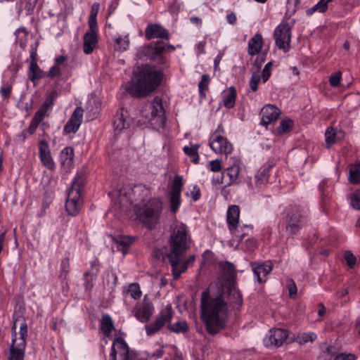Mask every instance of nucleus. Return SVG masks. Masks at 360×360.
<instances>
[{
  "instance_id": "f3484780",
  "label": "nucleus",
  "mask_w": 360,
  "mask_h": 360,
  "mask_svg": "<svg viewBox=\"0 0 360 360\" xmlns=\"http://www.w3.org/2000/svg\"><path fill=\"white\" fill-rule=\"evenodd\" d=\"M46 76V73L37 64V45L30 50V64L27 71L28 79L34 82Z\"/></svg>"
},
{
  "instance_id": "58836bf2",
  "label": "nucleus",
  "mask_w": 360,
  "mask_h": 360,
  "mask_svg": "<svg viewBox=\"0 0 360 360\" xmlns=\"http://www.w3.org/2000/svg\"><path fill=\"white\" fill-rule=\"evenodd\" d=\"M99 8L100 4L98 3H94L91 6L88 22L91 30H96L97 27L96 17L98 13Z\"/></svg>"
},
{
  "instance_id": "ea45409f",
  "label": "nucleus",
  "mask_w": 360,
  "mask_h": 360,
  "mask_svg": "<svg viewBox=\"0 0 360 360\" xmlns=\"http://www.w3.org/2000/svg\"><path fill=\"white\" fill-rule=\"evenodd\" d=\"M349 181L354 184H360V164H355L349 169Z\"/></svg>"
},
{
  "instance_id": "bf43d9fd",
  "label": "nucleus",
  "mask_w": 360,
  "mask_h": 360,
  "mask_svg": "<svg viewBox=\"0 0 360 360\" xmlns=\"http://www.w3.org/2000/svg\"><path fill=\"white\" fill-rule=\"evenodd\" d=\"M356 356L355 354L345 352L340 353L336 355L333 360H356Z\"/></svg>"
},
{
  "instance_id": "69168bd1",
  "label": "nucleus",
  "mask_w": 360,
  "mask_h": 360,
  "mask_svg": "<svg viewBox=\"0 0 360 360\" xmlns=\"http://www.w3.org/2000/svg\"><path fill=\"white\" fill-rule=\"evenodd\" d=\"M57 94L56 92H51L46 99L44 104L46 105H52Z\"/></svg>"
},
{
  "instance_id": "f03ea898",
  "label": "nucleus",
  "mask_w": 360,
  "mask_h": 360,
  "mask_svg": "<svg viewBox=\"0 0 360 360\" xmlns=\"http://www.w3.org/2000/svg\"><path fill=\"white\" fill-rule=\"evenodd\" d=\"M169 252L166 255V257L172 266L173 278L177 280L181 274L187 270L188 264L193 263L195 259V256L193 255L186 260H182L188 248L187 231L184 225L181 224L173 231L169 240Z\"/></svg>"
},
{
  "instance_id": "423d86ee",
  "label": "nucleus",
  "mask_w": 360,
  "mask_h": 360,
  "mask_svg": "<svg viewBox=\"0 0 360 360\" xmlns=\"http://www.w3.org/2000/svg\"><path fill=\"white\" fill-rule=\"evenodd\" d=\"M307 212L297 206H290L282 213L278 223L279 231H285L288 236L293 237L302 229L307 219Z\"/></svg>"
},
{
  "instance_id": "8fccbe9b",
  "label": "nucleus",
  "mask_w": 360,
  "mask_h": 360,
  "mask_svg": "<svg viewBox=\"0 0 360 360\" xmlns=\"http://www.w3.org/2000/svg\"><path fill=\"white\" fill-rule=\"evenodd\" d=\"M12 90L11 84L8 83H3L2 86L0 88V94L1 96L3 99H6L9 98Z\"/></svg>"
},
{
  "instance_id": "4d7b16f0",
  "label": "nucleus",
  "mask_w": 360,
  "mask_h": 360,
  "mask_svg": "<svg viewBox=\"0 0 360 360\" xmlns=\"http://www.w3.org/2000/svg\"><path fill=\"white\" fill-rule=\"evenodd\" d=\"M61 75V70L59 66L55 65L52 66L49 72L46 73V76L49 78H53L57 76H60Z\"/></svg>"
},
{
  "instance_id": "864d4df0",
  "label": "nucleus",
  "mask_w": 360,
  "mask_h": 360,
  "mask_svg": "<svg viewBox=\"0 0 360 360\" xmlns=\"http://www.w3.org/2000/svg\"><path fill=\"white\" fill-rule=\"evenodd\" d=\"M133 192L134 193V194H136L138 192H141L143 193V197H148L150 194V189L148 187H146V185L143 184L136 185L134 186Z\"/></svg>"
},
{
  "instance_id": "a878e982",
  "label": "nucleus",
  "mask_w": 360,
  "mask_h": 360,
  "mask_svg": "<svg viewBox=\"0 0 360 360\" xmlns=\"http://www.w3.org/2000/svg\"><path fill=\"white\" fill-rule=\"evenodd\" d=\"M136 237L125 235H118L113 238V241L117 244V249L121 251L124 255L128 252L131 245L135 242Z\"/></svg>"
},
{
  "instance_id": "20e7f679",
  "label": "nucleus",
  "mask_w": 360,
  "mask_h": 360,
  "mask_svg": "<svg viewBox=\"0 0 360 360\" xmlns=\"http://www.w3.org/2000/svg\"><path fill=\"white\" fill-rule=\"evenodd\" d=\"M174 313L171 304H167L155 316V320L151 323L145 326L147 335L152 336L155 335L165 326L170 332L175 333H187L189 327L186 321H182L172 323Z\"/></svg>"
},
{
  "instance_id": "4c0bfd02",
  "label": "nucleus",
  "mask_w": 360,
  "mask_h": 360,
  "mask_svg": "<svg viewBox=\"0 0 360 360\" xmlns=\"http://www.w3.org/2000/svg\"><path fill=\"white\" fill-rule=\"evenodd\" d=\"M332 1L333 0H319V1L316 5L307 10V15H311L315 11H319V13H322L326 12L328 8V4Z\"/></svg>"
},
{
  "instance_id": "aec40b11",
  "label": "nucleus",
  "mask_w": 360,
  "mask_h": 360,
  "mask_svg": "<svg viewBox=\"0 0 360 360\" xmlns=\"http://www.w3.org/2000/svg\"><path fill=\"white\" fill-rule=\"evenodd\" d=\"M169 32L159 24H149L145 30V37L148 40L152 39H161L168 40L169 39Z\"/></svg>"
},
{
  "instance_id": "f257e3e1",
  "label": "nucleus",
  "mask_w": 360,
  "mask_h": 360,
  "mask_svg": "<svg viewBox=\"0 0 360 360\" xmlns=\"http://www.w3.org/2000/svg\"><path fill=\"white\" fill-rule=\"evenodd\" d=\"M229 302L236 305L237 309L243 303L242 294L233 285L226 289L208 288L202 291L200 317L209 335H215L226 328L230 312Z\"/></svg>"
},
{
  "instance_id": "9b49d317",
  "label": "nucleus",
  "mask_w": 360,
  "mask_h": 360,
  "mask_svg": "<svg viewBox=\"0 0 360 360\" xmlns=\"http://www.w3.org/2000/svg\"><path fill=\"white\" fill-rule=\"evenodd\" d=\"M274 37L276 46L287 52L290 49L291 27L288 22L279 24L274 30Z\"/></svg>"
},
{
  "instance_id": "37998d69",
  "label": "nucleus",
  "mask_w": 360,
  "mask_h": 360,
  "mask_svg": "<svg viewBox=\"0 0 360 360\" xmlns=\"http://www.w3.org/2000/svg\"><path fill=\"white\" fill-rule=\"evenodd\" d=\"M70 271V261L68 258H65L61 261L60 264V273L58 278L61 281L67 279L68 274Z\"/></svg>"
},
{
  "instance_id": "c9c22d12",
  "label": "nucleus",
  "mask_w": 360,
  "mask_h": 360,
  "mask_svg": "<svg viewBox=\"0 0 360 360\" xmlns=\"http://www.w3.org/2000/svg\"><path fill=\"white\" fill-rule=\"evenodd\" d=\"M114 49L117 51L123 52L126 51L129 46V35L120 36L114 39Z\"/></svg>"
},
{
  "instance_id": "412c9836",
  "label": "nucleus",
  "mask_w": 360,
  "mask_h": 360,
  "mask_svg": "<svg viewBox=\"0 0 360 360\" xmlns=\"http://www.w3.org/2000/svg\"><path fill=\"white\" fill-rule=\"evenodd\" d=\"M113 127L117 133L122 132L124 129L129 127L131 120L128 116V112L123 108L116 112L113 117Z\"/></svg>"
},
{
  "instance_id": "473e14b6",
  "label": "nucleus",
  "mask_w": 360,
  "mask_h": 360,
  "mask_svg": "<svg viewBox=\"0 0 360 360\" xmlns=\"http://www.w3.org/2000/svg\"><path fill=\"white\" fill-rule=\"evenodd\" d=\"M219 266L221 268L223 274L226 277L227 280L231 281L236 276V270L233 264L228 262H220Z\"/></svg>"
},
{
  "instance_id": "f704fd0d",
  "label": "nucleus",
  "mask_w": 360,
  "mask_h": 360,
  "mask_svg": "<svg viewBox=\"0 0 360 360\" xmlns=\"http://www.w3.org/2000/svg\"><path fill=\"white\" fill-rule=\"evenodd\" d=\"M237 96L236 89L234 86L229 88L228 91L223 96L224 105L227 108H232L235 105Z\"/></svg>"
},
{
  "instance_id": "4468645a",
  "label": "nucleus",
  "mask_w": 360,
  "mask_h": 360,
  "mask_svg": "<svg viewBox=\"0 0 360 360\" xmlns=\"http://www.w3.org/2000/svg\"><path fill=\"white\" fill-rule=\"evenodd\" d=\"M183 177L180 175H175L172 184V191L169 194L170 210L172 212H176L181 204V193L183 188Z\"/></svg>"
},
{
  "instance_id": "bb28decb",
  "label": "nucleus",
  "mask_w": 360,
  "mask_h": 360,
  "mask_svg": "<svg viewBox=\"0 0 360 360\" xmlns=\"http://www.w3.org/2000/svg\"><path fill=\"white\" fill-rule=\"evenodd\" d=\"M99 272V262L95 259L91 263V269L84 273V286L86 289H91L93 287V281L96 279Z\"/></svg>"
},
{
  "instance_id": "680f3d73",
  "label": "nucleus",
  "mask_w": 360,
  "mask_h": 360,
  "mask_svg": "<svg viewBox=\"0 0 360 360\" xmlns=\"http://www.w3.org/2000/svg\"><path fill=\"white\" fill-rule=\"evenodd\" d=\"M252 225H244L241 227V234L240 235V240H242L246 236L250 235L252 233Z\"/></svg>"
},
{
  "instance_id": "72a5a7b5",
  "label": "nucleus",
  "mask_w": 360,
  "mask_h": 360,
  "mask_svg": "<svg viewBox=\"0 0 360 360\" xmlns=\"http://www.w3.org/2000/svg\"><path fill=\"white\" fill-rule=\"evenodd\" d=\"M45 115L46 110L42 108L36 112L27 129V131L30 134H32L35 132L39 124L42 122L44 117H45Z\"/></svg>"
},
{
  "instance_id": "052dcab7",
  "label": "nucleus",
  "mask_w": 360,
  "mask_h": 360,
  "mask_svg": "<svg viewBox=\"0 0 360 360\" xmlns=\"http://www.w3.org/2000/svg\"><path fill=\"white\" fill-rule=\"evenodd\" d=\"M345 259L346 260L347 264L349 267H353L354 265L356 264V257L349 251L345 252Z\"/></svg>"
},
{
  "instance_id": "cd10ccee",
  "label": "nucleus",
  "mask_w": 360,
  "mask_h": 360,
  "mask_svg": "<svg viewBox=\"0 0 360 360\" xmlns=\"http://www.w3.org/2000/svg\"><path fill=\"white\" fill-rule=\"evenodd\" d=\"M263 46V38L261 34H256L248 41V53L250 56H255L260 53Z\"/></svg>"
},
{
  "instance_id": "c85d7f7f",
  "label": "nucleus",
  "mask_w": 360,
  "mask_h": 360,
  "mask_svg": "<svg viewBox=\"0 0 360 360\" xmlns=\"http://www.w3.org/2000/svg\"><path fill=\"white\" fill-rule=\"evenodd\" d=\"M151 117L152 118L158 117L161 122L165 120V111L162 105V98L156 96L150 104Z\"/></svg>"
},
{
  "instance_id": "a211bd4d",
  "label": "nucleus",
  "mask_w": 360,
  "mask_h": 360,
  "mask_svg": "<svg viewBox=\"0 0 360 360\" xmlns=\"http://www.w3.org/2000/svg\"><path fill=\"white\" fill-rule=\"evenodd\" d=\"M288 337V330L282 328H274L269 330L265 339V344L269 347H281Z\"/></svg>"
},
{
  "instance_id": "a19ab883",
  "label": "nucleus",
  "mask_w": 360,
  "mask_h": 360,
  "mask_svg": "<svg viewBox=\"0 0 360 360\" xmlns=\"http://www.w3.org/2000/svg\"><path fill=\"white\" fill-rule=\"evenodd\" d=\"M210 82V76L207 74L202 75L201 80L198 84L199 94L201 98L206 97V91L208 89V86Z\"/></svg>"
},
{
  "instance_id": "393cba45",
  "label": "nucleus",
  "mask_w": 360,
  "mask_h": 360,
  "mask_svg": "<svg viewBox=\"0 0 360 360\" xmlns=\"http://www.w3.org/2000/svg\"><path fill=\"white\" fill-rule=\"evenodd\" d=\"M240 208L238 205L229 207L226 214V221L229 229L233 233L237 230L239 224Z\"/></svg>"
},
{
  "instance_id": "603ef678",
  "label": "nucleus",
  "mask_w": 360,
  "mask_h": 360,
  "mask_svg": "<svg viewBox=\"0 0 360 360\" xmlns=\"http://www.w3.org/2000/svg\"><path fill=\"white\" fill-rule=\"evenodd\" d=\"M352 207L356 210H360V189L356 190L351 198Z\"/></svg>"
},
{
  "instance_id": "6e6552de",
  "label": "nucleus",
  "mask_w": 360,
  "mask_h": 360,
  "mask_svg": "<svg viewBox=\"0 0 360 360\" xmlns=\"http://www.w3.org/2000/svg\"><path fill=\"white\" fill-rule=\"evenodd\" d=\"M165 49V46L161 41L151 42L140 47L136 53V57L139 60H157L162 69L167 68L169 67L167 59L163 56Z\"/></svg>"
},
{
  "instance_id": "dca6fc26",
  "label": "nucleus",
  "mask_w": 360,
  "mask_h": 360,
  "mask_svg": "<svg viewBox=\"0 0 360 360\" xmlns=\"http://www.w3.org/2000/svg\"><path fill=\"white\" fill-rule=\"evenodd\" d=\"M84 110L82 107H77L70 118L64 126L63 133L65 134H75L82 123Z\"/></svg>"
},
{
  "instance_id": "09e8293b",
  "label": "nucleus",
  "mask_w": 360,
  "mask_h": 360,
  "mask_svg": "<svg viewBox=\"0 0 360 360\" xmlns=\"http://www.w3.org/2000/svg\"><path fill=\"white\" fill-rule=\"evenodd\" d=\"M288 295L290 298H295L297 292L296 283L292 279H289L287 284Z\"/></svg>"
},
{
  "instance_id": "a18cd8bd",
  "label": "nucleus",
  "mask_w": 360,
  "mask_h": 360,
  "mask_svg": "<svg viewBox=\"0 0 360 360\" xmlns=\"http://www.w3.org/2000/svg\"><path fill=\"white\" fill-rule=\"evenodd\" d=\"M316 338V335L313 332L309 333H304L302 334L299 335L297 337V341L302 345L309 342H314Z\"/></svg>"
},
{
  "instance_id": "1a4fd4ad",
  "label": "nucleus",
  "mask_w": 360,
  "mask_h": 360,
  "mask_svg": "<svg viewBox=\"0 0 360 360\" xmlns=\"http://www.w3.org/2000/svg\"><path fill=\"white\" fill-rule=\"evenodd\" d=\"M81 184L75 180L70 188L65 202V210L69 215L76 216L82 206L81 197Z\"/></svg>"
},
{
  "instance_id": "de8ad7c7",
  "label": "nucleus",
  "mask_w": 360,
  "mask_h": 360,
  "mask_svg": "<svg viewBox=\"0 0 360 360\" xmlns=\"http://www.w3.org/2000/svg\"><path fill=\"white\" fill-rule=\"evenodd\" d=\"M342 79V73L341 72H337L334 74H332L329 79V83L331 86L337 87L340 84V82Z\"/></svg>"
},
{
  "instance_id": "c756f323",
  "label": "nucleus",
  "mask_w": 360,
  "mask_h": 360,
  "mask_svg": "<svg viewBox=\"0 0 360 360\" xmlns=\"http://www.w3.org/2000/svg\"><path fill=\"white\" fill-rule=\"evenodd\" d=\"M98 42L97 35L95 30L86 32L84 36L83 51L86 54H90L93 52Z\"/></svg>"
},
{
  "instance_id": "4be33fe9",
  "label": "nucleus",
  "mask_w": 360,
  "mask_h": 360,
  "mask_svg": "<svg viewBox=\"0 0 360 360\" xmlns=\"http://www.w3.org/2000/svg\"><path fill=\"white\" fill-rule=\"evenodd\" d=\"M39 157L43 165L49 169H53L55 163L51 157L49 146L46 140L39 141Z\"/></svg>"
},
{
  "instance_id": "7ed1b4c3",
  "label": "nucleus",
  "mask_w": 360,
  "mask_h": 360,
  "mask_svg": "<svg viewBox=\"0 0 360 360\" xmlns=\"http://www.w3.org/2000/svg\"><path fill=\"white\" fill-rule=\"evenodd\" d=\"M162 70H158L155 65H141L135 72L136 83L128 86L127 91L135 98L148 96L160 85L164 77Z\"/></svg>"
},
{
  "instance_id": "6e6d98bb",
  "label": "nucleus",
  "mask_w": 360,
  "mask_h": 360,
  "mask_svg": "<svg viewBox=\"0 0 360 360\" xmlns=\"http://www.w3.org/2000/svg\"><path fill=\"white\" fill-rule=\"evenodd\" d=\"M222 169L221 162L219 159L213 160L210 162V169L214 172H220Z\"/></svg>"
},
{
  "instance_id": "6ab92c4d",
  "label": "nucleus",
  "mask_w": 360,
  "mask_h": 360,
  "mask_svg": "<svg viewBox=\"0 0 360 360\" xmlns=\"http://www.w3.org/2000/svg\"><path fill=\"white\" fill-rule=\"evenodd\" d=\"M281 110L276 106L268 104L261 110L262 120L260 124L264 126L275 122L281 115Z\"/></svg>"
},
{
  "instance_id": "c03bdc74",
  "label": "nucleus",
  "mask_w": 360,
  "mask_h": 360,
  "mask_svg": "<svg viewBox=\"0 0 360 360\" xmlns=\"http://www.w3.org/2000/svg\"><path fill=\"white\" fill-rule=\"evenodd\" d=\"M292 127L293 121L292 120H284L281 122L280 125L277 129V131L279 134L288 133L292 130Z\"/></svg>"
},
{
  "instance_id": "f8f14e48",
  "label": "nucleus",
  "mask_w": 360,
  "mask_h": 360,
  "mask_svg": "<svg viewBox=\"0 0 360 360\" xmlns=\"http://www.w3.org/2000/svg\"><path fill=\"white\" fill-rule=\"evenodd\" d=\"M132 353L125 340L119 337L113 341L110 357L111 360H131Z\"/></svg>"
},
{
  "instance_id": "39448f33",
  "label": "nucleus",
  "mask_w": 360,
  "mask_h": 360,
  "mask_svg": "<svg viewBox=\"0 0 360 360\" xmlns=\"http://www.w3.org/2000/svg\"><path fill=\"white\" fill-rule=\"evenodd\" d=\"M136 219L147 229H155L159 224L162 211V202L159 198L142 199L134 207Z\"/></svg>"
},
{
  "instance_id": "e2e57ef3",
  "label": "nucleus",
  "mask_w": 360,
  "mask_h": 360,
  "mask_svg": "<svg viewBox=\"0 0 360 360\" xmlns=\"http://www.w3.org/2000/svg\"><path fill=\"white\" fill-rule=\"evenodd\" d=\"M202 257L207 262H212L215 259V255L211 250H207L202 254Z\"/></svg>"
},
{
  "instance_id": "5701e85b",
  "label": "nucleus",
  "mask_w": 360,
  "mask_h": 360,
  "mask_svg": "<svg viewBox=\"0 0 360 360\" xmlns=\"http://www.w3.org/2000/svg\"><path fill=\"white\" fill-rule=\"evenodd\" d=\"M251 266L255 279L259 283L266 282V276L272 271V266L264 263L251 262Z\"/></svg>"
},
{
  "instance_id": "2f4dec72",
  "label": "nucleus",
  "mask_w": 360,
  "mask_h": 360,
  "mask_svg": "<svg viewBox=\"0 0 360 360\" xmlns=\"http://www.w3.org/2000/svg\"><path fill=\"white\" fill-rule=\"evenodd\" d=\"M99 328L106 337H109L114 330V322L109 314H105L102 316Z\"/></svg>"
},
{
  "instance_id": "2eb2a0df",
  "label": "nucleus",
  "mask_w": 360,
  "mask_h": 360,
  "mask_svg": "<svg viewBox=\"0 0 360 360\" xmlns=\"http://www.w3.org/2000/svg\"><path fill=\"white\" fill-rule=\"evenodd\" d=\"M135 317L142 323L148 322L154 312L153 304L144 297L142 304L141 306H136L134 309Z\"/></svg>"
},
{
  "instance_id": "e433bc0d",
  "label": "nucleus",
  "mask_w": 360,
  "mask_h": 360,
  "mask_svg": "<svg viewBox=\"0 0 360 360\" xmlns=\"http://www.w3.org/2000/svg\"><path fill=\"white\" fill-rule=\"evenodd\" d=\"M200 144H195L191 146H184L183 148L184 152L186 155L191 158V162L194 164H198L199 162L198 149Z\"/></svg>"
},
{
  "instance_id": "5fc2aeb1",
  "label": "nucleus",
  "mask_w": 360,
  "mask_h": 360,
  "mask_svg": "<svg viewBox=\"0 0 360 360\" xmlns=\"http://www.w3.org/2000/svg\"><path fill=\"white\" fill-rule=\"evenodd\" d=\"M326 142L328 145H331L335 143V133L333 132V128H328L326 131Z\"/></svg>"
},
{
  "instance_id": "0e129e2a",
  "label": "nucleus",
  "mask_w": 360,
  "mask_h": 360,
  "mask_svg": "<svg viewBox=\"0 0 360 360\" xmlns=\"http://www.w3.org/2000/svg\"><path fill=\"white\" fill-rule=\"evenodd\" d=\"M191 195L192 199L194 201L198 200L200 198V196H201L200 189L196 186H195L193 187V191L191 193Z\"/></svg>"
},
{
  "instance_id": "7c9ffc66",
  "label": "nucleus",
  "mask_w": 360,
  "mask_h": 360,
  "mask_svg": "<svg viewBox=\"0 0 360 360\" xmlns=\"http://www.w3.org/2000/svg\"><path fill=\"white\" fill-rule=\"evenodd\" d=\"M75 157L74 148L70 146L63 148L60 154V162L62 167L69 169L73 164Z\"/></svg>"
},
{
  "instance_id": "774afa93",
  "label": "nucleus",
  "mask_w": 360,
  "mask_h": 360,
  "mask_svg": "<svg viewBox=\"0 0 360 360\" xmlns=\"http://www.w3.org/2000/svg\"><path fill=\"white\" fill-rule=\"evenodd\" d=\"M226 20L229 24L233 25L236 22V16L234 13H231L226 15Z\"/></svg>"
},
{
  "instance_id": "9d476101",
  "label": "nucleus",
  "mask_w": 360,
  "mask_h": 360,
  "mask_svg": "<svg viewBox=\"0 0 360 360\" xmlns=\"http://www.w3.org/2000/svg\"><path fill=\"white\" fill-rule=\"evenodd\" d=\"M209 145L217 153L228 155L233 151L232 144L224 136V129L221 124L212 134Z\"/></svg>"
},
{
  "instance_id": "13d9d810",
  "label": "nucleus",
  "mask_w": 360,
  "mask_h": 360,
  "mask_svg": "<svg viewBox=\"0 0 360 360\" xmlns=\"http://www.w3.org/2000/svg\"><path fill=\"white\" fill-rule=\"evenodd\" d=\"M272 65L271 62L266 63L262 70V77L264 82H266L271 76V67Z\"/></svg>"
},
{
  "instance_id": "b1692460",
  "label": "nucleus",
  "mask_w": 360,
  "mask_h": 360,
  "mask_svg": "<svg viewBox=\"0 0 360 360\" xmlns=\"http://www.w3.org/2000/svg\"><path fill=\"white\" fill-rule=\"evenodd\" d=\"M230 161H231V163L226 169V175L229 179V181L226 182V185L223 188V191L225 189L226 186L237 183L240 173V160L233 157L230 159Z\"/></svg>"
},
{
  "instance_id": "338daca9",
  "label": "nucleus",
  "mask_w": 360,
  "mask_h": 360,
  "mask_svg": "<svg viewBox=\"0 0 360 360\" xmlns=\"http://www.w3.org/2000/svg\"><path fill=\"white\" fill-rule=\"evenodd\" d=\"M67 60V56H60L55 58V65L59 66L63 65L64 63Z\"/></svg>"
},
{
  "instance_id": "79ce46f5",
  "label": "nucleus",
  "mask_w": 360,
  "mask_h": 360,
  "mask_svg": "<svg viewBox=\"0 0 360 360\" xmlns=\"http://www.w3.org/2000/svg\"><path fill=\"white\" fill-rule=\"evenodd\" d=\"M127 292L134 300H139L142 295L140 286L137 283L129 284Z\"/></svg>"
},
{
  "instance_id": "3c124183",
  "label": "nucleus",
  "mask_w": 360,
  "mask_h": 360,
  "mask_svg": "<svg viewBox=\"0 0 360 360\" xmlns=\"http://www.w3.org/2000/svg\"><path fill=\"white\" fill-rule=\"evenodd\" d=\"M261 76L259 73H253L250 80V86L253 91H257L258 89V84L260 82Z\"/></svg>"
},
{
  "instance_id": "49530a36",
  "label": "nucleus",
  "mask_w": 360,
  "mask_h": 360,
  "mask_svg": "<svg viewBox=\"0 0 360 360\" xmlns=\"http://www.w3.org/2000/svg\"><path fill=\"white\" fill-rule=\"evenodd\" d=\"M301 4V0H288L287 9L288 12L291 14L295 13Z\"/></svg>"
},
{
  "instance_id": "0eeeda50",
  "label": "nucleus",
  "mask_w": 360,
  "mask_h": 360,
  "mask_svg": "<svg viewBox=\"0 0 360 360\" xmlns=\"http://www.w3.org/2000/svg\"><path fill=\"white\" fill-rule=\"evenodd\" d=\"M13 318V326L12 327V331L15 333V329L18 327L20 342H18L17 339L13 337L12 343L9 347V360H22V348L20 347L22 340V304L20 303V297L16 299Z\"/></svg>"
},
{
  "instance_id": "ddd939ff",
  "label": "nucleus",
  "mask_w": 360,
  "mask_h": 360,
  "mask_svg": "<svg viewBox=\"0 0 360 360\" xmlns=\"http://www.w3.org/2000/svg\"><path fill=\"white\" fill-rule=\"evenodd\" d=\"M276 169L274 164L263 165L255 176V184L257 188H263L268 184L274 183L276 179Z\"/></svg>"
}]
</instances>
